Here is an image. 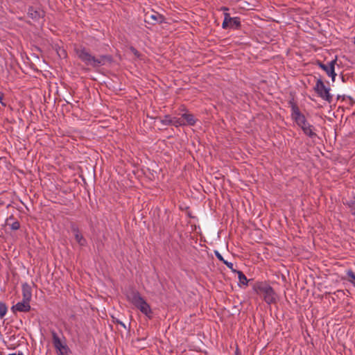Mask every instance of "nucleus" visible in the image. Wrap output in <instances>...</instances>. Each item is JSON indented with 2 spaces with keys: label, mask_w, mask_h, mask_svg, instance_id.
Here are the masks:
<instances>
[{
  "label": "nucleus",
  "mask_w": 355,
  "mask_h": 355,
  "mask_svg": "<svg viewBox=\"0 0 355 355\" xmlns=\"http://www.w3.org/2000/svg\"><path fill=\"white\" fill-rule=\"evenodd\" d=\"M74 51L78 58L87 66L97 69L106 64H111L114 62V58L112 55H100L98 56L93 55L89 49L80 46L76 47Z\"/></svg>",
  "instance_id": "obj_1"
},
{
  "label": "nucleus",
  "mask_w": 355,
  "mask_h": 355,
  "mask_svg": "<svg viewBox=\"0 0 355 355\" xmlns=\"http://www.w3.org/2000/svg\"><path fill=\"white\" fill-rule=\"evenodd\" d=\"M253 291L261 296L268 304H277L279 300L278 295L273 288L266 281L255 282L252 284Z\"/></svg>",
  "instance_id": "obj_2"
},
{
  "label": "nucleus",
  "mask_w": 355,
  "mask_h": 355,
  "mask_svg": "<svg viewBox=\"0 0 355 355\" xmlns=\"http://www.w3.org/2000/svg\"><path fill=\"white\" fill-rule=\"evenodd\" d=\"M127 298L137 309L149 319L153 317V311L150 305L141 297L139 292L135 289H131L127 295Z\"/></svg>",
  "instance_id": "obj_3"
},
{
  "label": "nucleus",
  "mask_w": 355,
  "mask_h": 355,
  "mask_svg": "<svg viewBox=\"0 0 355 355\" xmlns=\"http://www.w3.org/2000/svg\"><path fill=\"white\" fill-rule=\"evenodd\" d=\"M314 92L322 100L331 103L333 101V96L330 93V87H327L321 78L317 79L315 85L313 87Z\"/></svg>",
  "instance_id": "obj_4"
},
{
  "label": "nucleus",
  "mask_w": 355,
  "mask_h": 355,
  "mask_svg": "<svg viewBox=\"0 0 355 355\" xmlns=\"http://www.w3.org/2000/svg\"><path fill=\"white\" fill-rule=\"evenodd\" d=\"M52 341L58 355H69L71 353L70 348L65 342H62L61 339L54 331H51Z\"/></svg>",
  "instance_id": "obj_5"
},
{
  "label": "nucleus",
  "mask_w": 355,
  "mask_h": 355,
  "mask_svg": "<svg viewBox=\"0 0 355 355\" xmlns=\"http://www.w3.org/2000/svg\"><path fill=\"white\" fill-rule=\"evenodd\" d=\"M288 105L291 108V118L296 123L297 125H301L306 121L305 116L300 112V108L295 101L294 96H292L291 98L288 101Z\"/></svg>",
  "instance_id": "obj_6"
},
{
  "label": "nucleus",
  "mask_w": 355,
  "mask_h": 355,
  "mask_svg": "<svg viewBox=\"0 0 355 355\" xmlns=\"http://www.w3.org/2000/svg\"><path fill=\"white\" fill-rule=\"evenodd\" d=\"M222 27L224 29L232 28L236 30L241 29V24L239 17H232L230 13L225 12L224 14V20L222 24Z\"/></svg>",
  "instance_id": "obj_7"
},
{
  "label": "nucleus",
  "mask_w": 355,
  "mask_h": 355,
  "mask_svg": "<svg viewBox=\"0 0 355 355\" xmlns=\"http://www.w3.org/2000/svg\"><path fill=\"white\" fill-rule=\"evenodd\" d=\"M337 61V57L327 64H324L320 60H316L315 64L318 65L321 69L324 71L328 76L331 78L333 82L335 81L336 73L335 72V64Z\"/></svg>",
  "instance_id": "obj_8"
},
{
  "label": "nucleus",
  "mask_w": 355,
  "mask_h": 355,
  "mask_svg": "<svg viewBox=\"0 0 355 355\" xmlns=\"http://www.w3.org/2000/svg\"><path fill=\"white\" fill-rule=\"evenodd\" d=\"M27 15L34 22H38L45 17V12L39 5H35L28 7Z\"/></svg>",
  "instance_id": "obj_9"
},
{
  "label": "nucleus",
  "mask_w": 355,
  "mask_h": 355,
  "mask_svg": "<svg viewBox=\"0 0 355 355\" xmlns=\"http://www.w3.org/2000/svg\"><path fill=\"white\" fill-rule=\"evenodd\" d=\"M164 17L157 12L152 10L147 12L144 15V21L150 25H156L164 21Z\"/></svg>",
  "instance_id": "obj_10"
},
{
  "label": "nucleus",
  "mask_w": 355,
  "mask_h": 355,
  "mask_svg": "<svg viewBox=\"0 0 355 355\" xmlns=\"http://www.w3.org/2000/svg\"><path fill=\"white\" fill-rule=\"evenodd\" d=\"M70 227H71V232L73 233L74 234V236H75V239L76 241H77V243L80 245V246H85L87 244V241L86 239L84 238V236H83V234H81L78 227L74 223H71V225H70Z\"/></svg>",
  "instance_id": "obj_11"
},
{
  "label": "nucleus",
  "mask_w": 355,
  "mask_h": 355,
  "mask_svg": "<svg viewBox=\"0 0 355 355\" xmlns=\"http://www.w3.org/2000/svg\"><path fill=\"white\" fill-rule=\"evenodd\" d=\"M31 310L30 302L23 300L17 302L15 305L11 307V311L13 313H16L17 311L19 312H28Z\"/></svg>",
  "instance_id": "obj_12"
},
{
  "label": "nucleus",
  "mask_w": 355,
  "mask_h": 355,
  "mask_svg": "<svg viewBox=\"0 0 355 355\" xmlns=\"http://www.w3.org/2000/svg\"><path fill=\"white\" fill-rule=\"evenodd\" d=\"M298 126L300 127L304 133L310 138H314L317 137L316 133L313 132L314 127L312 125H310L306 120L304 122V123H301V125Z\"/></svg>",
  "instance_id": "obj_13"
},
{
  "label": "nucleus",
  "mask_w": 355,
  "mask_h": 355,
  "mask_svg": "<svg viewBox=\"0 0 355 355\" xmlns=\"http://www.w3.org/2000/svg\"><path fill=\"white\" fill-rule=\"evenodd\" d=\"M22 296L23 300L31 302L32 298V288L31 286L26 282L22 284Z\"/></svg>",
  "instance_id": "obj_14"
},
{
  "label": "nucleus",
  "mask_w": 355,
  "mask_h": 355,
  "mask_svg": "<svg viewBox=\"0 0 355 355\" xmlns=\"http://www.w3.org/2000/svg\"><path fill=\"white\" fill-rule=\"evenodd\" d=\"M6 225L10 226L12 230H17L20 228V223L12 215L6 218Z\"/></svg>",
  "instance_id": "obj_15"
},
{
  "label": "nucleus",
  "mask_w": 355,
  "mask_h": 355,
  "mask_svg": "<svg viewBox=\"0 0 355 355\" xmlns=\"http://www.w3.org/2000/svg\"><path fill=\"white\" fill-rule=\"evenodd\" d=\"M181 116L184 121V125H194L196 124V119L193 114L185 112Z\"/></svg>",
  "instance_id": "obj_16"
},
{
  "label": "nucleus",
  "mask_w": 355,
  "mask_h": 355,
  "mask_svg": "<svg viewBox=\"0 0 355 355\" xmlns=\"http://www.w3.org/2000/svg\"><path fill=\"white\" fill-rule=\"evenodd\" d=\"M342 280L350 282L355 287V272L349 269L346 271V276L341 277Z\"/></svg>",
  "instance_id": "obj_17"
},
{
  "label": "nucleus",
  "mask_w": 355,
  "mask_h": 355,
  "mask_svg": "<svg viewBox=\"0 0 355 355\" xmlns=\"http://www.w3.org/2000/svg\"><path fill=\"white\" fill-rule=\"evenodd\" d=\"M236 273L238 274V277L239 279V285H245L247 286L248 282L250 280H248L244 273L241 270H237Z\"/></svg>",
  "instance_id": "obj_18"
},
{
  "label": "nucleus",
  "mask_w": 355,
  "mask_h": 355,
  "mask_svg": "<svg viewBox=\"0 0 355 355\" xmlns=\"http://www.w3.org/2000/svg\"><path fill=\"white\" fill-rule=\"evenodd\" d=\"M343 204L347 206L350 209L351 214L355 216V196L352 200L343 201Z\"/></svg>",
  "instance_id": "obj_19"
},
{
  "label": "nucleus",
  "mask_w": 355,
  "mask_h": 355,
  "mask_svg": "<svg viewBox=\"0 0 355 355\" xmlns=\"http://www.w3.org/2000/svg\"><path fill=\"white\" fill-rule=\"evenodd\" d=\"M171 121L173 122L172 125L175 127L184 126V121L182 119V116L180 118L171 117Z\"/></svg>",
  "instance_id": "obj_20"
},
{
  "label": "nucleus",
  "mask_w": 355,
  "mask_h": 355,
  "mask_svg": "<svg viewBox=\"0 0 355 355\" xmlns=\"http://www.w3.org/2000/svg\"><path fill=\"white\" fill-rule=\"evenodd\" d=\"M8 311V307L6 303L0 302V318H3Z\"/></svg>",
  "instance_id": "obj_21"
},
{
  "label": "nucleus",
  "mask_w": 355,
  "mask_h": 355,
  "mask_svg": "<svg viewBox=\"0 0 355 355\" xmlns=\"http://www.w3.org/2000/svg\"><path fill=\"white\" fill-rule=\"evenodd\" d=\"M160 122L164 125H172L171 116L169 114L164 116L163 119H160Z\"/></svg>",
  "instance_id": "obj_22"
},
{
  "label": "nucleus",
  "mask_w": 355,
  "mask_h": 355,
  "mask_svg": "<svg viewBox=\"0 0 355 355\" xmlns=\"http://www.w3.org/2000/svg\"><path fill=\"white\" fill-rule=\"evenodd\" d=\"M223 263H224L225 265H226V266H227V267H228V268H230V270H231L234 273H236V272L238 270H236V269H234V267H233V266H234V265H233V263H231V262H229V261H227L225 260V261H224V262H223Z\"/></svg>",
  "instance_id": "obj_23"
},
{
  "label": "nucleus",
  "mask_w": 355,
  "mask_h": 355,
  "mask_svg": "<svg viewBox=\"0 0 355 355\" xmlns=\"http://www.w3.org/2000/svg\"><path fill=\"white\" fill-rule=\"evenodd\" d=\"M58 54L60 58H65L67 56V51L64 49L60 48L59 50L58 51Z\"/></svg>",
  "instance_id": "obj_24"
},
{
  "label": "nucleus",
  "mask_w": 355,
  "mask_h": 355,
  "mask_svg": "<svg viewBox=\"0 0 355 355\" xmlns=\"http://www.w3.org/2000/svg\"><path fill=\"white\" fill-rule=\"evenodd\" d=\"M333 294L334 295L336 296V297L338 298H341L343 297L345 295V293L344 291L343 290H337L336 291H335L334 293H333Z\"/></svg>",
  "instance_id": "obj_25"
},
{
  "label": "nucleus",
  "mask_w": 355,
  "mask_h": 355,
  "mask_svg": "<svg viewBox=\"0 0 355 355\" xmlns=\"http://www.w3.org/2000/svg\"><path fill=\"white\" fill-rule=\"evenodd\" d=\"M112 321L115 324H120L121 327H123L125 329H127V327L126 325L121 320H119V319L114 318V317H112Z\"/></svg>",
  "instance_id": "obj_26"
},
{
  "label": "nucleus",
  "mask_w": 355,
  "mask_h": 355,
  "mask_svg": "<svg viewBox=\"0 0 355 355\" xmlns=\"http://www.w3.org/2000/svg\"><path fill=\"white\" fill-rule=\"evenodd\" d=\"M130 49L131 52L133 53V54L137 58H140L141 55V54L135 47L131 46Z\"/></svg>",
  "instance_id": "obj_27"
},
{
  "label": "nucleus",
  "mask_w": 355,
  "mask_h": 355,
  "mask_svg": "<svg viewBox=\"0 0 355 355\" xmlns=\"http://www.w3.org/2000/svg\"><path fill=\"white\" fill-rule=\"evenodd\" d=\"M214 254H215L216 257H217V259L219 261H220L223 263L224 262L225 259H224L223 257L220 254V253L218 251L215 250L214 251Z\"/></svg>",
  "instance_id": "obj_28"
},
{
  "label": "nucleus",
  "mask_w": 355,
  "mask_h": 355,
  "mask_svg": "<svg viewBox=\"0 0 355 355\" xmlns=\"http://www.w3.org/2000/svg\"><path fill=\"white\" fill-rule=\"evenodd\" d=\"M3 98V94L0 92V103L2 104V105L6 106V104L2 101Z\"/></svg>",
  "instance_id": "obj_29"
},
{
  "label": "nucleus",
  "mask_w": 355,
  "mask_h": 355,
  "mask_svg": "<svg viewBox=\"0 0 355 355\" xmlns=\"http://www.w3.org/2000/svg\"><path fill=\"white\" fill-rule=\"evenodd\" d=\"M234 355H240V351H239V349L238 347L236 349L235 354Z\"/></svg>",
  "instance_id": "obj_30"
},
{
  "label": "nucleus",
  "mask_w": 355,
  "mask_h": 355,
  "mask_svg": "<svg viewBox=\"0 0 355 355\" xmlns=\"http://www.w3.org/2000/svg\"><path fill=\"white\" fill-rule=\"evenodd\" d=\"M9 355H23V354H22V352H19L17 354H11Z\"/></svg>",
  "instance_id": "obj_31"
},
{
  "label": "nucleus",
  "mask_w": 355,
  "mask_h": 355,
  "mask_svg": "<svg viewBox=\"0 0 355 355\" xmlns=\"http://www.w3.org/2000/svg\"><path fill=\"white\" fill-rule=\"evenodd\" d=\"M181 107H182V108L180 109L181 110H182V111H183V110H186V107H185V106H184V105H182V106H181Z\"/></svg>",
  "instance_id": "obj_32"
},
{
  "label": "nucleus",
  "mask_w": 355,
  "mask_h": 355,
  "mask_svg": "<svg viewBox=\"0 0 355 355\" xmlns=\"http://www.w3.org/2000/svg\"><path fill=\"white\" fill-rule=\"evenodd\" d=\"M222 9L224 10H228V8H226V7H223Z\"/></svg>",
  "instance_id": "obj_33"
},
{
  "label": "nucleus",
  "mask_w": 355,
  "mask_h": 355,
  "mask_svg": "<svg viewBox=\"0 0 355 355\" xmlns=\"http://www.w3.org/2000/svg\"><path fill=\"white\" fill-rule=\"evenodd\" d=\"M346 291H347V294H351L349 290H346Z\"/></svg>",
  "instance_id": "obj_34"
},
{
  "label": "nucleus",
  "mask_w": 355,
  "mask_h": 355,
  "mask_svg": "<svg viewBox=\"0 0 355 355\" xmlns=\"http://www.w3.org/2000/svg\"><path fill=\"white\" fill-rule=\"evenodd\" d=\"M346 291H347V294H351L349 290H346Z\"/></svg>",
  "instance_id": "obj_35"
},
{
  "label": "nucleus",
  "mask_w": 355,
  "mask_h": 355,
  "mask_svg": "<svg viewBox=\"0 0 355 355\" xmlns=\"http://www.w3.org/2000/svg\"><path fill=\"white\" fill-rule=\"evenodd\" d=\"M342 79H343V81H345L343 76H342Z\"/></svg>",
  "instance_id": "obj_36"
}]
</instances>
